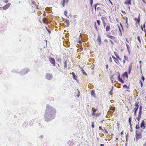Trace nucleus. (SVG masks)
I'll list each match as a JSON object with an SVG mask.
<instances>
[{
    "label": "nucleus",
    "instance_id": "nucleus-1",
    "mask_svg": "<svg viewBox=\"0 0 146 146\" xmlns=\"http://www.w3.org/2000/svg\"><path fill=\"white\" fill-rule=\"evenodd\" d=\"M56 113V111L54 109L49 105H47L44 115L45 120L47 122L48 121L50 118L53 115H54Z\"/></svg>",
    "mask_w": 146,
    "mask_h": 146
},
{
    "label": "nucleus",
    "instance_id": "nucleus-2",
    "mask_svg": "<svg viewBox=\"0 0 146 146\" xmlns=\"http://www.w3.org/2000/svg\"><path fill=\"white\" fill-rule=\"evenodd\" d=\"M143 130L141 129L135 131V138L134 139V141L137 142L139 139H141L142 138V132Z\"/></svg>",
    "mask_w": 146,
    "mask_h": 146
},
{
    "label": "nucleus",
    "instance_id": "nucleus-3",
    "mask_svg": "<svg viewBox=\"0 0 146 146\" xmlns=\"http://www.w3.org/2000/svg\"><path fill=\"white\" fill-rule=\"evenodd\" d=\"M98 109L96 108V109L94 108V107H93L92 108V116H94L96 117H99L100 115V113H95V112L96 111L98 110Z\"/></svg>",
    "mask_w": 146,
    "mask_h": 146
},
{
    "label": "nucleus",
    "instance_id": "nucleus-4",
    "mask_svg": "<svg viewBox=\"0 0 146 146\" xmlns=\"http://www.w3.org/2000/svg\"><path fill=\"white\" fill-rule=\"evenodd\" d=\"M135 108L134 109V116H136V112L139 107V102H136L135 104Z\"/></svg>",
    "mask_w": 146,
    "mask_h": 146
},
{
    "label": "nucleus",
    "instance_id": "nucleus-5",
    "mask_svg": "<svg viewBox=\"0 0 146 146\" xmlns=\"http://www.w3.org/2000/svg\"><path fill=\"white\" fill-rule=\"evenodd\" d=\"M142 106H141L139 107V111L138 114V116L137 117H136V119L138 121H139L140 118L141 117V113H142Z\"/></svg>",
    "mask_w": 146,
    "mask_h": 146
},
{
    "label": "nucleus",
    "instance_id": "nucleus-6",
    "mask_svg": "<svg viewBox=\"0 0 146 146\" xmlns=\"http://www.w3.org/2000/svg\"><path fill=\"white\" fill-rule=\"evenodd\" d=\"M49 59L50 62L52 64L53 66H56L55 60L51 57L49 58Z\"/></svg>",
    "mask_w": 146,
    "mask_h": 146
},
{
    "label": "nucleus",
    "instance_id": "nucleus-7",
    "mask_svg": "<svg viewBox=\"0 0 146 146\" xmlns=\"http://www.w3.org/2000/svg\"><path fill=\"white\" fill-rule=\"evenodd\" d=\"M124 3L125 5H131V0H126L124 2ZM128 8L129 9H130V7L129 6Z\"/></svg>",
    "mask_w": 146,
    "mask_h": 146
},
{
    "label": "nucleus",
    "instance_id": "nucleus-8",
    "mask_svg": "<svg viewBox=\"0 0 146 146\" xmlns=\"http://www.w3.org/2000/svg\"><path fill=\"white\" fill-rule=\"evenodd\" d=\"M52 76L51 74L49 73H47L46 74V78L48 80H50L52 79Z\"/></svg>",
    "mask_w": 146,
    "mask_h": 146
},
{
    "label": "nucleus",
    "instance_id": "nucleus-9",
    "mask_svg": "<svg viewBox=\"0 0 146 146\" xmlns=\"http://www.w3.org/2000/svg\"><path fill=\"white\" fill-rule=\"evenodd\" d=\"M144 121L143 120H142L140 124V127L144 129L145 128V126Z\"/></svg>",
    "mask_w": 146,
    "mask_h": 146
},
{
    "label": "nucleus",
    "instance_id": "nucleus-10",
    "mask_svg": "<svg viewBox=\"0 0 146 146\" xmlns=\"http://www.w3.org/2000/svg\"><path fill=\"white\" fill-rule=\"evenodd\" d=\"M133 63H130L128 67V73L129 74H130L131 73V70L132 67L133 65Z\"/></svg>",
    "mask_w": 146,
    "mask_h": 146
},
{
    "label": "nucleus",
    "instance_id": "nucleus-11",
    "mask_svg": "<svg viewBox=\"0 0 146 146\" xmlns=\"http://www.w3.org/2000/svg\"><path fill=\"white\" fill-rule=\"evenodd\" d=\"M135 21H136V24H138L139 25V22L140 21V15L139 16V17H138V18L137 19H135Z\"/></svg>",
    "mask_w": 146,
    "mask_h": 146
},
{
    "label": "nucleus",
    "instance_id": "nucleus-12",
    "mask_svg": "<svg viewBox=\"0 0 146 146\" xmlns=\"http://www.w3.org/2000/svg\"><path fill=\"white\" fill-rule=\"evenodd\" d=\"M97 40L98 42L100 44H101V38L100 36L99 35H98Z\"/></svg>",
    "mask_w": 146,
    "mask_h": 146
},
{
    "label": "nucleus",
    "instance_id": "nucleus-13",
    "mask_svg": "<svg viewBox=\"0 0 146 146\" xmlns=\"http://www.w3.org/2000/svg\"><path fill=\"white\" fill-rule=\"evenodd\" d=\"M117 30H113L111 31V32L112 33L113 35H115L117 34Z\"/></svg>",
    "mask_w": 146,
    "mask_h": 146
},
{
    "label": "nucleus",
    "instance_id": "nucleus-14",
    "mask_svg": "<svg viewBox=\"0 0 146 146\" xmlns=\"http://www.w3.org/2000/svg\"><path fill=\"white\" fill-rule=\"evenodd\" d=\"M118 80L120 82L122 83H124V81H123V80H122V79L121 78H120V74H119V75H118Z\"/></svg>",
    "mask_w": 146,
    "mask_h": 146
},
{
    "label": "nucleus",
    "instance_id": "nucleus-15",
    "mask_svg": "<svg viewBox=\"0 0 146 146\" xmlns=\"http://www.w3.org/2000/svg\"><path fill=\"white\" fill-rule=\"evenodd\" d=\"M68 0H63V3H62V6L64 7L65 4H67L68 3Z\"/></svg>",
    "mask_w": 146,
    "mask_h": 146
},
{
    "label": "nucleus",
    "instance_id": "nucleus-16",
    "mask_svg": "<svg viewBox=\"0 0 146 146\" xmlns=\"http://www.w3.org/2000/svg\"><path fill=\"white\" fill-rule=\"evenodd\" d=\"M101 19L102 21V23L105 22V20H107L106 18L104 17H102L101 18Z\"/></svg>",
    "mask_w": 146,
    "mask_h": 146
},
{
    "label": "nucleus",
    "instance_id": "nucleus-17",
    "mask_svg": "<svg viewBox=\"0 0 146 146\" xmlns=\"http://www.w3.org/2000/svg\"><path fill=\"white\" fill-rule=\"evenodd\" d=\"M67 62L66 60L64 61V68H66L67 67Z\"/></svg>",
    "mask_w": 146,
    "mask_h": 146
},
{
    "label": "nucleus",
    "instance_id": "nucleus-18",
    "mask_svg": "<svg viewBox=\"0 0 146 146\" xmlns=\"http://www.w3.org/2000/svg\"><path fill=\"white\" fill-rule=\"evenodd\" d=\"M107 37L110 38L111 39H114L115 38V37L113 36H110V35H107Z\"/></svg>",
    "mask_w": 146,
    "mask_h": 146
},
{
    "label": "nucleus",
    "instance_id": "nucleus-19",
    "mask_svg": "<svg viewBox=\"0 0 146 146\" xmlns=\"http://www.w3.org/2000/svg\"><path fill=\"white\" fill-rule=\"evenodd\" d=\"M110 27L109 25H108L106 27V30L107 31H108L110 30Z\"/></svg>",
    "mask_w": 146,
    "mask_h": 146
},
{
    "label": "nucleus",
    "instance_id": "nucleus-20",
    "mask_svg": "<svg viewBox=\"0 0 146 146\" xmlns=\"http://www.w3.org/2000/svg\"><path fill=\"white\" fill-rule=\"evenodd\" d=\"M123 76H125L126 77H128V74L127 73V72H125L123 74Z\"/></svg>",
    "mask_w": 146,
    "mask_h": 146
},
{
    "label": "nucleus",
    "instance_id": "nucleus-21",
    "mask_svg": "<svg viewBox=\"0 0 146 146\" xmlns=\"http://www.w3.org/2000/svg\"><path fill=\"white\" fill-rule=\"evenodd\" d=\"M81 70L82 72L85 75H87V74L85 72L84 70L82 68H81Z\"/></svg>",
    "mask_w": 146,
    "mask_h": 146
},
{
    "label": "nucleus",
    "instance_id": "nucleus-22",
    "mask_svg": "<svg viewBox=\"0 0 146 146\" xmlns=\"http://www.w3.org/2000/svg\"><path fill=\"white\" fill-rule=\"evenodd\" d=\"M72 74L74 79L75 80H76V78L77 77V76L75 74V73L74 72H72Z\"/></svg>",
    "mask_w": 146,
    "mask_h": 146
},
{
    "label": "nucleus",
    "instance_id": "nucleus-23",
    "mask_svg": "<svg viewBox=\"0 0 146 146\" xmlns=\"http://www.w3.org/2000/svg\"><path fill=\"white\" fill-rule=\"evenodd\" d=\"M123 88H126L127 90L129 89V87L127 86L125 84L123 86Z\"/></svg>",
    "mask_w": 146,
    "mask_h": 146
},
{
    "label": "nucleus",
    "instance_id": "nucleus-24",
    "mask_svg": "<svg viewBox=\"0 0 146 146\" xmlns=\"http://www.w3.org/2000/svg\"><path fill=\"white\" fill-rule=\"evenodd\" d=\"M114 61L115 63L118 64L119 63V62L118 59L116 58L114 59Z\"/></svg>",
    "mask_w": 146,
    "mask_h": 146
},
{
    "label": "nucleus",
    "instance_id": "nucleus-25",
    "mask_svg": "<svg viewBox=\"0 0 146 146\" xmlns=\"http://www.w3.org/2000/svg\"><path fill=\"white\" fill-rule=\"evenodd\" d=\"M139 121H138V124L135 127V128L136 129H139Z\"/></svg>",
    "mask_w": 146,
    "mask_h": 146
},
{
    "label": "nucleus",
    "instance_id": "nucleus-26",
    "mask_svg": "<svg viewBox=\"0 0 146 146\" xmlns=\"http://www.w3.org/2000/svg\"><path fill=\"white\" fill-rule=\"evenodd\" d=\"M137 40H138L139 41V43L140 44H141V38H140V36H137Z\"/></svg>",
    "mask_w": 146,
    "mask_h": 146
},
{
    "label": "nucleus",
    "instance_id": "nucleus-27",
    "mask_svg": "<svg viewBox=\"0 0 146 146\" xmlns=\"http://www.w3.org/2000/svg\"><path fill=\"white\" fill-rule=\"evenodd\" d=\"M97 0H96V1ZM93 2V0H90V5L91 7H92V4Z\"/></svg>",
    "mask_w": 146,
    "mask_h": 146
},
{
    "label": "nucleus",
    "instance_id": "nucleus-28",
    "mask_svg": "<svg viewBox=\"0 0 146 146\" xmlns=\"http://www.w3.org/2000/svg\"><path fill=\"white\" fill-rule=\"evenodd\" d=\"M91 93L92 95L94 96L95 95V92L93 90L91 91Z\"/></svg>",
    "mask_w": 146,
    "mask_h": 146
},
{
    "label": "nucleus",
    "instance_id": "nucleus-29",
    "mask_svg": "<svg viewBox=\"0 0 146 146\" xmlns=\"http://www.w3.org/2000/svg\"><path fill=\"white\" fill-rule=\"evenodd\" d=\"M29 71V69H25L24 70V72L25 73H27Z\"/></svg>",
    "mask_w": 146,
    "mask_h": 146
},
{
    "label": "nucleus",
    "instance_id": "nucleus-30",
    "mask_svg": "<svg viewBox=\"0 0 146 146\" xmlns=\"http://www.w3.org/2000/svg\"><path fill=\"white\" fill-rule=\"evenodd\" d=\"M110 110H112L111 112H114L115 111V108L112 107H111L110 108Z\"/></svg>",
    "mask_w": 146,
    "mask_h": 146
},
{
    "label": "nucleus",
    "instance_id": "nucleus-31",
    "mask_svg": "<svg viewBox=\"0 0 146 146\" xmlns=\"http://www.w3.org/2000/svg\"><path fill=\"white\" fill-rule=\"evenodd\" d=\"M94 7L95 11L96 12L97 11V8H96L97 4H94Z\"/></svg>",
    "mask_w": 146,
    "mask_h": 146
},
{
    "label": "nucleus",
    "instance_id": "nucleus-32",
    "mask_svg": "<svg viewBox=\"0 0 146 146\" xmlns=\"http://www.w3.org/2000/svg\"><path fill=\"white\" fill-rule=\"evenodd\" d=\"M45 28H46V30H47V31L48 32L49 34L50 33H51L50 30V29H48L46 27H45Z\"/></svg>",
    "mask_w": 146,
    "mask_h": 146
},
{
    "label": "nucleus",
    "instance_id": "nucleus-33",
    "mask_svg": "<svg viewBox=\"0 0 146 146\" xmlns=\"http://www.w3.org/2000/svg\"><path fill=\"white\" fill-rule=\"evenodd\" d=\"M97 23L98 26H100V21L99 20H97Z\"/></svg>",
    "mask_w": 146,
    "mask_h": 146
},
{
    "label": "nucleus",
    "instance_id": "nucleus-34",
    "mask_svg": "<svg viewBox=\"0 0 146 146\" xmlns=\"http://www.w3.org/2000/svg\"><path fill=\"white\" fill-rule=\"evenodd\" d=\"M94 27H95V29L96 30V31H98V28H97V27L96 26V22H95Z\"/></svg>",
    "mask_w": 146,
    "mask_h": 146
},
{
    "label": "nucleus",
    "instance_id": "nucleus-35",
    "mask_svg": "<svg viewBox=\"0 0 146 146\" xmlns=\"http://www.w3.org/2000/svg\"><path fill=\"white\" fill-rule=\"evenodd\" d=\"M7 5H5V6H4L3 7V9H4V10H5L7 8H8V7H7Z\"/></svg>",
    "mask_w": 146,
    "mask_h": 146
},
{
    "label": "nucleus",
    "instance_id": "nucleus-36",
    "mask_svg": "<svg viewBox=\"0 0 146 146\" xmlns=\"http://www.w3.org/2000/svg\"><path fill=\"white\" fill-rule=\"evenodd\" d=\"M65 22L67 23V24H69V20H68V19H66V20H65Z\"/></svg>",
    "mask_w": 146,
    "mask_h": 146
},
{
    "label": "nucleus",
    "instance_id": "nucleus-37",
    "mask_svg": "<svg viewBox=\"0 0 146 146\" xmlns=\"http://www.w3.org/2000/svg\"><path fill=\"white\" fill-rule=\"evenodd\" d=\"M67 12L66 11H65L64 12V14L66 16H67Z\"/></svg>",
    "mask_w": 146,
    "mask_h": 146
},
{
    "label": "nucleus",
    "instance_id": "nucleus-38",
    "mask_svg": "<svg viewBox=\"0 0 146 146\" xmlns=\"http://www.w3.org/2000/svg\"><path fill=\"white\" fill-rule=\"evenodd\" d=\"M99 129L100 130L101 132H102L103 131V129L102 128V127L101 126H100L99 127Z\"/></svg>",
    "mask_w": 146,
    "mask_h": 146
},
{
    "label": "nucleus",
    "instance_id": "nucleus-39",
    "mask_svg": "<svg viewBox=\"0 0 146 146\" xmlns=\"http://www.w3.org/2000/svg\"><path fill=\"white\" fill-rule=\"evenodd\" d=\"M92 128H94V122H92Z\"/></svg>",
    "mask_w": 146,
    "mask_h": 146
},
{
    "label": "nucleus",
    "instance_id": "nucleus-40",
    "mask_svg": "<svg viewBox=\"0 0 146 146\" xmlns=\"http://www.w3.org/2000/svg\"><path fill=\"white\" fill-rule=\"evenodd\" d=\"M103 25L104 27H105L106 26V23L105 22H104V23H103Z\"/></svg>",
    "mask_w": 146,
    "mask_h": 146
},
{
    "label": "nucleus",
    "instance_id": "nucleus-41",
    "mask_svg": "<svg viewBox=\"0 0 146 146\" xmlns=\"http://www.w3.org/2000/svg\"><path fill=\"white\" fill-rule=\"evenodd\" d=\"M113 87H112V88L111 90V91L110 92H109V94H110L111 95L112 94V93H111V92H112V91L113 90Z\"/></svg>",
    "mask_w": 146,
    "mask_h": 146
},
{
    "label": "nucleus",
    "instance_id": "nucleus-42",
    "mask_svg": "<svg viewBox=\"0 0 146 146\" xmlns=\"http://www.w3.org/2000/svg\"><path fill=\"white\" fill-rule=\"evenodd\" d=\"M97 10H101V8H100V7H98L97 8Z\"/></svg>",
    "mask_w": 146,
    "mask_h": 146
},
{
    "label": "nucleus",
    "instance_id": "nucleus-43",
    "mask_svg": "<svg viewBox=\"0 0 146 146\" xmlns=\"http://www.w3.org/2000/svg\"><path fill=\"white\" fill-rule=\"evenodd\" d=\"M140 83L141 84V87H142V86H143V84L142 82H141V80L140 81Z\"/></svg>",
    "mask_w": 146,
    "mask_h": 146
},
{
    "label": "nucleus",
    "instance_id": "nucleus-44",
    "mask_svg": "<svg viewBox=\"0 0 146 146\" xmlns=\"http://www.w3.org/2000/svg\"><path fill=\"white\" fill-rule=\"evenodd\" d=\"M131 117H130L129 118V124H131Z\"/></svg>",
    "mask_w": 146,
    "mask_h": 146
},
{
    "label": "nucleus",
    "instance_id": "nucleus-45",
    "mask_svg": "<svg viewBox=\"0 0 146 146\" xmlns=\"http://www.w3.org/2000/svg\"><path fill=\"white\" fill-rule=\"evenodd\" d=\"M125 19H126V23L127 24V25H128V23H127V21H128V20H127V17H125Z\"/></svg>",
    "mask_w": 146,
    "mask_h": 146
},
{
    "label": "nucleus",
    "instance_id": "nucleus-46",
    "mask_svg": "<svg viewBox=\"0 0 146 146\" xmlns=\"http://www.w3.org/2000/svg\"><path fill=\"white\" fill-rule=\"evenodd\" d=\"M126 45L127 47V49L129 50V45L127 44H126Z\"/></svg>",
    "mask_w": 146,
    "mask_h": 146
},
{
    "label": "nucleus",
    "instance_id": "nucleus-47",
    "mask_svg": "<svg viewBox=\"0 0 146 146\" xmlns=\"http://www.w3.org/2000/svg\"><path fill=\"white\" fill-rule=\"evenodd\" d=\"M141 79H142V80L143 81H144V80H145V78H144V76H141Z\"/></svg>",
    "mask_w": 146,
    "mask_h": 146
},
{
    "label": "nucleus",
    "instance_id": "nucleus-48",
    "mask_svg": "<svg viewBox=\"0 0 146 146\" xmlns=\"http://www.w3.org/2000/svg\"><path fill=\"white\" fill-rule=\"evenodd\" d=\"M121 12L122 13H123L124 14H126V13L125 12V11H123V10H121Z\"/></svg>",
    "mask_w": 146,
    "mask_h": 146
},
{
    "label": "nucleus",
    "instance_id": "nucleus-49",
    "mask_svg": "<svg viewBox=\"0 0 146 146\" xmlns=\"http://www.w3.org/2000/svg\"><path fill=\"white\" fill-rule=\"evenodd\" d=\"M124 57L125 60H127V58L125 56Z\"/></svg>",
    "mask_w": 146,
    "mask_h": 146
},
{
    "label": "nucleus",
    "instance_id": "nucleus-50",
    "mask_svg": "<svg viewBox=\"0 0 146 146\" xmlns=\"http://www.w3.org/2000/svg\"><path fill=\"white\" fill-rule=\"evenodd\" d=\"M115 55H116V56L117 58H118L120 59V58L118 56V55L115 54Z\"/></svg>",
    "mask_w": 146,
    "mask_h": 146
},
{
    "label": "nucleus",
    "instance_id": "nucleus-51",
    "mask_svg": "<svg viewBox=\"0 0 146 146\" xmlns=\"http://www.w3.org/2000/svg\"><path fill=\"white\" fill-rule=\"evenodd\" d=\"M104 130H105V133H106V134L108 133V132L107 131V130L106 129H104Z\"/></svg>",
    "mask_w": 146,
    "mask_h": 146
},
{
    "label": "nucleus",
    "instance_id": "nucleus-52",
    "mask_svg": "<svg viewBox=\"0 0 146 146\" xmlns=\"http://www.w3.org/2000/svg\"><path fill=\"white\" fill-rule=\"evenodd\" d=\"M106 69H108V65H106Z\"/></svg>",
    "mask_w": 146,
    "mask_h": 146
},
{
    "label": "nucleus",
    "instance_id": "nucleus-53",
    "mask_svg": "<svg viewBox=\"0 0 146 146\" xmlns=\"http://www.w3.org/2000/svg\"><path fill=\"white\" fill-rule=\"evenodd\" d=\"M110 42H111V43L112 44H114L113 42L112 41H111V40H110Z\"/></svg>",
    "mask_w": 146,
    "mask_h": 146
},
{
    "label": "nucleus",
    "instance_id": "nucleus-54",
    "mask_svg": "<svg viewBox=\"0 0 146 146\" xmlns=\"http://www.w3.org/2000/svg\"><path fill=\"white\" fill-rule=\"evenodd\" d=\"M131 129L130 130V131L131 132H132L133 131V130L132 129V128H131Z\"/></svg>",
    "mask_w": 146,
    "mask_h": 146
},
{
    "label": "nucleus",
    "instance_id": "nucleus-55",
    "mask_svg": "<svg viewBox=\"0 0 146 146\" xmlns=\"http://www.w3.org/2000/svg\"><path fill=\"white\" fill-rule=\"evenodd\" d=\"M110 62H112V61L111 58V57H110Z\"/></svg>",
    "mask_w": 146,
    "mask_h": 146
},
{
    "label": "nucleus",
    "instance_id": "nucleus-56",
    "mask_svg": "<svg viewBox=\"0 0 146 146\" xmlns=\"http://www.w3.org/2000/svg\"><path fill=\"white\" fill-rule=\"evenodd\" d=\"M100 146H104V144H100Z\"/></svg>",
    "mask_w": 146,
    "mask_h": 146
},
{
    "label": "nucleus",
    "instance_id": "nucleus-57",
    "mask_svg": "<svg viewBox=\"0 0 146 146\" xmlns=\"http://www.w3.org/2000/svg\"><path fill=\"white\" fill-rule=\"evenodd\" d=\"M32 4H34L35 3L34 1H32Z\"/></svg>",
    "mask_w": 146,
    "mask_h": 146
},
{
    "label": "nucleus",
    "instance_id": "nucleus-58",
    "mask_svg": "<svg viewBox=\"0 0 146 146\" xmlns=\"http://www.w3.org/2000/svg\"><path fill=\"white\" fill-rule=\"evenodd\" d=\"M123 131H122L121 132V133H120V134H121V135H123Z\"/></svg>",
    "mask_w": 146,
    "mask_h": 146
},
{
    "label": "nucleus",
    "instance_id": "nucleus-59",
    "mask_svg": "<svg viewBox=\"0 0 146 146\" xmlns=\"http://www.w3.org/2000/svg\"><path fill=\"white\" fill-rule=\"evenodd\" d=\"M117 125L118 126H119V123L118 122H117Z\"/></svg>",
    "mask_w": 146,
    "mask_h": 146
},
{
    "label": "nucleus",
    "instance_id": "nucleus-60",
    "mask_svg": "<svg viewBox=\"0 0 146 146\" xmlns=\"http://www.w3.org/2000/svg\"><path fill=\"white\" fill-rule=\"evenodd\" d=\"M142 1L143 2L145 3H146V2L145 1V0H142Z\"/></svg>",
    "mask_w": 146,
    "mask_h": 146
},
{
    "label": "nucleus",
    "instance_id": "nucleus-61",
    "mask_svg": "<svg viewBox=\"0 0 146 146\" xmlns=\"http://www.w3.org/2000/svg\"><path fill=\"white\" fill-rule=\"evenodd\" d=\"M112 57L114 59L116 58L114 56H112Z\"/></svg>",
    "mask_w": 146,
    "mask_h": 146
},
{
    "label": "nucleus",
    "instance_id": "nucleus-62",
    "mask_svg": "<svg viewBox=\"0 0 146 146\" xmlns=\"http://www.w3.org/2000/svg\"><path fill=\"white\" fill-rule=\"evenodd\" d=\"M126 41L127 42L129 43V42L128 41V40L127 39V38H126Z\"/></svg>",
    "mask_w": 146,
    "mask_h": 146
},
{
    "label": "nucleus",
    "instance_id": "nucleus-63",
    "mask_svg": "<svg viewBox=\"0 0 146 146\" xmlns=\"http://www.w3.org/2000/svg\"><path fill=\"white\" fill-rule=\"evenodd\" d=\"M129 124L130 125L131 128H132L131 126L132 125L131 124H131Z\"/></svg>",
    "mask_w": 146,
    "mask_h": 146
},
{
    "label": "nucleus",
    "instance_id": "nucleus-64",
    "mask_svg": "<svg viewBox=\"0 0 146 146\" xmlns=\"http://www.w3.org/2000/svg\"><path fill=\"white\" fill-rule=\"evenodd\" d=\"M123 62L124 64H125V60H123Z\"/></svg>",
    "mask_w": 146,
    "mask_h": 146
}]
</instances>
